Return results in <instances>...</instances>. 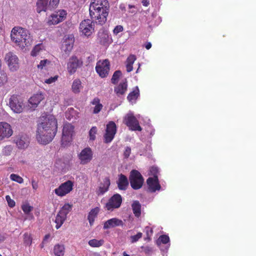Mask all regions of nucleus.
I'll use <instances>...</instances> for the list:
<instances>
[{"mask_svg":"<svg viewBox=\"0 0 256 256\" xmlns=\"http://www.w3.org/2000/svg\"><path fill=\"white\" fill-rule=\"evenodd\" d=\"M128 90V83L126 80L125 82H120L118 86L114 87V92L116 96L120 97L124 96Z\"/></svg>","mask_w":256,"mask_h":256,"instance_id":"b1692460","label":"nucleus"},{"mask_svg":"<svg viewBox=\"0 0 256 256\" xmlns=\"http://www.w3.org/2000/svg\"><path fill=\"white\" fill-rule=\"evenodd\" d=\"M124 123L131 130L140 132L142 130L138 120L132 114H128L124 118Z\"/></svg>","mask_w":256,"mask_h":256,"instance_id":"4468645a","label":"nucleus"},{"mask_svg":"<svg viewBox=\"0 0 256 256\" xmlns=\"http://www.w3.org/2000/svg\"><path fill=\"white\" fill-rule=\"evenodd\" d=\"M50 61L48 60H42L38 65V68L42 70L46 66V64H50Z\"/></svg>","mask_w":256,"mask_h":256,"instance_id":"8fccbe9b","label":"nucleus"},{"mask_svg":"<svg viewBox=\"0 0 256 256\" xmlns=\"http://www.w3.org/2000/svg\"><path fill=\"white\" fill-rule=\"evenodd\" d=\"M74 42V38L72 35L66 36L62 46V50L67 55L72 52Z\"/></svg>","mask_w":256,"mask_h":256,"instance_id":"a211bd4d","label":"nucleus"},{"mask_svg":"<svg viewBox=\"0 0 256 256\" xmlns=\"http://www.w3.org/2000/svg\"><path fill=\"white\" fill-rule=\"evenodd\" d=\"M22 209L26 214H29L33 209V207L30 206L29 204L26 203L22 206Z\"/></svg>","mask_w":256,"mask_h":256,"instance_id":"a19ab883","label":"nucleus"},{"mask_svg":"<svg viewBox=\"0 0 256 256\" xmlns=\"http://www.w3.org/2000/svg\"><path fill=\"white\" fill-rule=\"evenodd\" d=\"M74 128V126L71 124L66 123L64 124L61 140L62 146H68L72 142Z\"/></svg>","mask_w":256,"mask_h":256,"instance_id":"20e7f679","label":"nucleus"},{"mask_svg":"<svg viewBox=\"0 0 256 256\" xmlns=\"http://www.w3.org/2000/svg\"><path fill=\"white\" fill-rule=\"evenodd\" d=\"M32 188L36 190L38 188V183L34 180L32 179Z\"/></svg>","mask_w":256,"mask_h":256,"instance_id":"bf43d9fd","label":"nucleus"},{"mask_svg":"<svg viewBox=\"0 0 256 256\" xmlns=\"http://www.w3.org/2000/svg\"><path fill=\"white\" fill-rule=\"evenodd\" d=\"M146 183L150 192H152L159 190L161 188L158 176H155L154 178H148L146 180Z\"/></svg>","mask_w":256,"mask_h":256,"instance_id":"aec40b11","label":"nucleus"},{"mask_svg":"<svg viewBox=\"0 0 256 256\" xmlns=\"http://www.w3.org/2000/svg\"><path fill=\"white\" fill-rule=\"evenodd\" d=\"M129 180L131 187L135 190L140 188L144 182L142 175L136 170H132L130 172Z\"/></svg>","mask_w":256,"mask_h":256,"instance_id":"39448f33","label":"nucleus"},{"mask_svg":"<svg viewBox=\"0 0 256 256\" xmlns=\"http://www.w3.org/2000/svg\"><path fill=\"white\" fill-rule=\"evenodd\" d=\"M116 183L118 189L122 190H126L129 185L127 177L122 174L118 175V178Z\"/></svg>","mask_w":256,"mask_h":256,"instance_id":"5701e85b","label":"nucleus"},{"mask_svg":"<svg viewBox=\"0 0 256 256\" xmlns=\"http://www.w3.org/2000/svg\"><path fill=\"white\" fill-rule=\"evenodd\" d=\"M37 126L36 138L38 143L46 145L52 141L57 132V120L52 114L42 116Z\"/></svg>","mask_w":256,"mask_h":256,"instance_id":"f257e3e1","label":"nucleus"},{"mask_svg":"<svg viewBox=\"0 0 256 256\" xmlns=\"http://www.w3.org/2000/svg\"><path fill=\"white\" fill-rule=\"evenodd\" d=\"M99 208L98 207H96L92 209L89 212L88 216V220L90 226L93 225L95 218H96L99 212Z\"/></svg>","mask_w":256,"mask_h":256,"instance_id":"bb28decb","label":"nucleus"},{"mask_svg":"<svg viewBox=\"0 0 256 256\" xmlns=\"http://www.w3.org/2000/svg\"><path fill=\"white\" fill-rule=\"evenodd\" d=\"M126 71L128 72H130L132 70V69H133L132 64H126Z\"/></svg>","mask_w":256,"mask_h":256,"instance_id":"052dcab7","label":"nucleus"},{"mask_svg":"<svg viewBox=\"0 0 256 256\" xmlns=\"http://www.w3.org/2000/svg\"><path fill=\"white\" fill-rule=\"evenodd\" d=\"M14 142L18 149L24 150L28 147L30 139L26 134H20L14 137Z\"/></svg>","mask_w":256,"mask_h":256,"instance_id":"2eb2a0df","label":"nucleus"},{"mask_svg":"<svg viewBox=\"0 0 256 256\" xmlns=\"http://www.w3.org/2000/svg\"><path fill=\"white\" fill-rule=\"evenodd\" d=\"M50 237V234H47L46 235H45L44 239H43V243L45 242Z\"/></svg>","mask_w":256,"mask_h":256,"instance_id":"69168bd1","label":"nucleus"},{"mask_svg":"<svg viewBox=\"0 0 256 256\" xmlns=\"http://www.w3.org/2000/svg\"><path fill=\"white\" fill-rule=\"evenodd\" d=\"M123 225V222L122 220L116 218H112L106 221L104 224V228L108 229L117 226Z\"/></svg>","mask_w":256,"mask_h":256,"instance_id":"393cba45","label":"nucleus"},{"mask_svg":"<svg viewBox=\"0 0 256 256\" xmlns=\"http://www.w3.org/2000/svg\"><path fill=\"white\" fill-rule=\"evenodd\" d=\"M116 132V126L112 122H110L107 124L106 132L104 136V142L106 144L110 142L114 139Z\"/></svg>","mask_w":256,"mask_h":256,"instance_id":"ddd939ff","label":"nucleus"},{"mask_svg":"<svg viewBox=\"0 0 256 256\" xmlns=\"http://www.w3.org/2000/svg\"><path fill=\"white\" fill-rule=\"evenodd\" d=\"M44 98V96L42 93H37L34 94L28 100L29 103L31 104L30 107L32 108H36Z\"/></svg>","mask_w":256,"mask_h":256,"instance_id":"a878e982","label":"nucleus"},{"mask_svg":"<svg viewBox=\"0 0 256 256\" xmlns=\"http://www.w3.org/2000/svg\"><path fill=\"white\" fill-rule=\"evenodd\" d=\"M88 243L90 246L96 248L102 246L104 244V241L103 240L92 239L90 240Z\"/></svg>","mask_w":256,"mask_h":256,"instance_id":"e433bc0d","label":"nucleus"},{"mask_svg":"<svg viewBox=\"0 0 256 256\" xmlns=\"http://www.w3.org/2000/svg\"><path fill=\"white\" fill-rule=\"evenodd\" d=\"M141 204L138 200H134L132 204V208L135 216L139 218L141 215Z\"/></svg>","mask_w":256,"mask_h":256,"instance_id":"cd10ccee","label":"nucleus"},{"mask_svg":"<svg viewBox=\"0 0 256 256\" xmlns=\"http://www.w3.org/2000/svg\"><path fill=\"white\" fill-rule=\"evenodd\" d=\"M110 4L108 0H92L90 6V14L96 23L104 24L107 20Z\"/></svg>","mask_w":256,"mask_h":256,"instance_id":"f03ea898","label":"nucleus"},{"mask_svg":"<svg viewBox=\"0 0 256 256\" xmlns=\"http://www.w3.org/2000/svg\"><path fill=\"white\" fill-rule=\"evenodd\" d=\"M44 243H43V242H42V243L40 244V246L41 248H44Z\"/></svg>","mask_w":256,"mask_h":256,"instance_id":"774afa93","label":"nucleus"},{"mask_svg":"<svg viewBox=\"0 0 256 256\" xmlns=\"http://www.w3.org/2000/svg\"><path fill=\"white\" fill-rule=\"evenodd\" d=\"M12 151V148L10 146H6L2 150V154L4 156H9Z\"/></svg>","mask_w":256,"mask_h":256,"instance_id":"37998d69","label":"nucleus"},{"mask_svg":"<svg viewBox=\"0 0 256 256\" xmlns=\"http://www.w3.org/2000/svg\"><path fill=\"white\" fill-rule=\"evenodd\" d=\"M12 41L22 49L30 46L32 42L29 31L20 26H14L11 30Z\"/></svg>","mask_w":256,"mask_h":256,"instance_id":"7ed1b4c3","label":"nucleus"},{"mask_svg":"<svg viewBox=\"0 0 256 256\" xmlns=\"http://www.w3.org/2000/svg\"><path fill=\"white\" fill-rule=\"evenodd\" d=\"M98 40L99 42L102 45H106L111 42V38L108 32L104 29H100L98 34Z\"/></svg>","mask_w":256,"mask_h":256,"instance_id":"412c9836","label":"nucleus"},{"mask_svg":"<svg viewBox=\"0 0 256 256\" xmlns=\"http://www.w3.org/2000/svg\"><path fill=\"white\" fill-rule=\"evenodd\" d=\"M145 232L146 234V240H150V237L152 236V234H153L152 228L150 226H146L145 228Z\"/></svg>","mask_w":256,"mask_h":256,"instance_id":"c03bdc74","label":"nucleus"},{"mask_svg":"<svg viewBox=\"0 0 256 256\" xmlns=\"http://www.w3.org/2000/svg\"><path fill=\"white\" fill-rule=\"evenodd\" d=\"M110 70V63L108 59L99 60L97 62L96 70L102 78L108 76Z\"/></svg>","mask_w":256,"mask_h":256,"instance_id":"423d86ee","label":"nucleus"},{"mask_svg":"<svg viewBox=\"0 0 256 256\" xmlns=\"http://www.w3.org/2000/svg\"><path fill=\"white\" fill-rule=\"evenodd\" d=\"M66 14V11L63 10L56 12L48 17L47 24L50 26L57 24L64 20Z\"/></svg>","mask_w":256,"mask_h":256,"instance_id":"9d476101","label":"nucleus"},{"mask_svg":"<svg viewBox=\"0 0 256 256\" xmlns=\"http://www.w3.org/2000/svg\"><path fill=\"white\" fill-rule=\"evenodd\" d=\"M71 210L72 206L69 204H64V206L58 212L66 218L67 214L69 213Z\"/></svg>","mask_w":256,"mask_h":256,"instance_id":"c9c22d12","label":"nucleus"},{"mask_svg":"<svg viewBox=\"0 0 256 256\" xmlns=\"http://www.w3.org/2000/svg\"><path fill=\"white\" fill-rule=\"evenodd\" d=\"M90 103L92 105L95 106L92 111L94 114L99 113L103 108V106L100 104V100L98 98H94Z\"/></svg>","mask_w":256,"mask_h":256,"instance_id":"c85d7f7f","label":"nucleus"},{"mask_svg":"<svg viewBox=\"0 0 256 256\" xmlns=\"http://www.w3.org/2000/svg\"><path fill=\"white\" fill-rule=\"evenodd\" d=\"M24 244L26 246H30L32 243V234L30 232H26L22 236Z\"/></svg>","mask_w":256,"mask_h":256,"instance_id":"c756f323","label":"nucleus"},{"mask_svg":"<svg viewBox=\"0 0 256 256\" xmlns=\"http://www.w3.org/2000/svg\"><path fill=\"white\" fill-rule=\"evenodd\" d=\"M10 179L14 182H16L19 184H22L24 182L23 178L16 174H12L10 176Z\"/></svg>","mask_w":256,"mask_h":256,"instance_id":"79ce46f5","label":"nucleus"},{"mask_svg":"<svg viewBox=\"0 0 256 256\" xmlns=\"http://www.w3.org/2000/svg\"><path fill=\"white\" fill-rule=\"evenodd\" d=\"M12 132V130L10 124L6 122H0V141L5 138L10 137Z\"/></svg>","mask_w":256,"mask_h":256,"instance_id":"6ab92c4d","label":"nucleus"},{"mask_svg":"<svg viewBox=\"0 0 256 256\" xmlns=\"http://www.w3.org/2000/svg\"><path fill=\"white\" fill-rule=\"evenodd\" d=\"M8 80V76L6 72H0V86L5 84Z\"/></svg>","mask_w":256,"mask_h":256,"instance_id":"a18cd8bd","label":"nucleus"},{"mask_svg":"<svg viewBox=\"0 0 256 256\" xmlns=\"http://www.w3.org/2000/svg\"><path fill=\"white\" fill-rule=\"evenodd\" d=\"M158 240L164 244H166L170 242V238L167 235L163 234L159 237Z\"/></svg>","mask_w":256,"mask_h":256,"instance_id":"49530a36","label":"nucleus"},{"mask_svg":"<svg viewBox=\"0 0 256 256\" xmlns=\"http://www.w3.org/2000/svg\"><path fill=\"white\" fill-rule=\"evenodd\" d=\"M131 154V148L130 147H126L124 153V158H128Z\"/></svg>","mask_w":256,"mask_h":256,"instance_id":"864d4df0","label":"nucleus"},{"mask_svg":"<svg viewBox=\"0 0 256 256\" xmlns=\"http://www.w3.org/2000/svg\"><path fill=\"white\" fill-rule=\"evenodd\" d=\"M142 3L144 6H147L150 4V0H142Z\"/></svg>","mask_w":256,"mask_h":256,"instance_id":"e2e57ef3","label":"nucleus"},{"mask_svg":"<svg viewBox=\"0 0 256 256\" xmlns=\"http://www.w3.org/2000/svg\"><path fill=\"white\" fill-rule=\"evenodd\" d=\"M48 0H38L36 2V12L38 13H40L42 11H46Z\"/></svg>","mask_w":256,"mask_h":256,"instance_id":"7c9ffc66","label":"nucleus"},{"mask_svg":"<svg viewBox=\"0 0 256 256\" xmlns=\"http://www.w3.org/2000/svg\"><path fill=\"white\" fill-rule=\"evenodd\" d=\"M6 238V236L4 234L0 233V244L4 242Z\"/></svg>","mask_w":256,"mask_h":256,"instance_id":"680f3d73","label":"nucleus"},{"mask_svg":"<svg viewBox=\"0 0 256 256\" xmlns=\"http://www.w3.org/2000/svg\"><path fill=\"white\" fill-rule=\"evenodd\" d=\"M123 255H124V256H130V255H128V254H127L126 253V252H123Z\"/></svg>","mask_w":256,"mask_h":256,"instance_id":"338daca9","label":"nucleus"},{"mask_svg":"<svg viewBox=\"0 0 256 256\" xmlns=\"http://www.w3.org/2000/svg\"><path fill=\"white\" fill-rule=\"evenodd\" d=\"M140 96V90L138 86H136L134 90L130 92L127 96L129 102L136 100Z\"/></svg>","mask_w":256,"mask_h":256,"instance_id":"72a5a7b5","label":"nucleus"},{"mask_svg":"<svg viewBox=\"0 0 256 256\" xmlns=\"http://www.w3.org/2000/svg\"><path fill=\"white\" fill-rule=\"evenodd\" d=\"M122 198L120 194H116L111 196L106 203L105 208L110 211L119 208L122 203Z\"/></svg>","mask_w":256,"mask_h":256,"instance_id":"1a4fd4ad","label":"nucleus"},{"mask_svg":"<svg viewBox=\"0 0 256 256\" xmlns=\"http://www.w3.org/2000/svg\"><path fill=\"white\" fill-rule=\"evenodd\" d=\"M80 31L85 36H90L94 31V22L89 19L82 20L80 25Z\"/></svg>","mask_w":256,"mask_h":256,"instance_id":"9b49d317","label":"nucleus"},{"mask_svg":"<svg viewBox=\"0 0 256 256\" xmlns=\"http://www.w3.org/2000/svg\"><path fill=\"white\" fill-rule=\"evenodd\" d=\"M124 30V28L122 26L120 25L116 26L114 30H113V32L114 34H118L119 32H122Z\"/></svg>","mask_w":256,"mask_h":256,"instance_id":"3c124183","label":"nucleus"},{"mask_svg":"<svg viewBox=\"0 0 256 256\" xmlns=\"http://www.w3.org/2000/svg\"><path fill=\"white\" fill-rule=\"evenodd\" d=\"M9 105L12 110L16 113L22 112L24 108L22 100L18 96L15 94L10 96Z\"/></svg>","mask_w":256,"mask_h":256,"instance_id":"6e6552de","label":"nucleus"},{"mask_svg":"<svg viewBox=\"0 0 256 256\" xmlns=\"http://www.w3.org/2000/svg\"><path fill=\"white\" fill-rule=\"evenodd\" d=\"M44 46L42 44H36L32 50L30 54L32 56H36L39 52L42 50Z\"/></svg>","mask_w":256,"mask_h":256,"instance_id":"4c0bfd02","label":"nucleus"},{"mask_svg":"<svg viewBox=\"0 0 256 256\" xmlns=\"http://www.w3.org/2000/svg\"><path fill=\"white\" fill-rule=\"evenodd\" d=\"M97 133V128L96 126H92L89 132L90 140H95L96 134Z\"/></svg>","mask_w":256,"mask_h":256,"instance_id":"ea45409f","label":"nucleus"},{"mask_svg":"<svg viewBox=\"0 0 256 256\" xmlns=\"http://www.w3.org/2000/svg\"><path fill=\"white\" fill-rule=\"evenodd\" d=\"M65 252V247L64 244H56L54 248V253L55 256H64Z\"/></svg>","mask_w":256,"mask_h":256,"instance_id":"2f4dec72","label":"nucleus"},{"mask_svg":"<svg viewBox=\"0 0 256 256\" xmlns=\"http://www.w3.org/2000/svg\"><path fill=\"white\" fill-rule=\"evenodd\" d=\"M66 218V217L58 212L55 220V222L56 224V228L57 230L60 228V227L62 225Z\"/></svg>","mask_w":256,"mask_h":256,"instance_id":"f704fd0d","label":"nucleus"},{"mask_svg":"<svg viewBox=\"0 0 256 256\" xmlns=\"http://www.w3.org/2000/svg\"><path fill=\"white\" fill-rule=\"evenodd\" d=\"M122 75V72L120 70H116L113 74L111 82L113 84H116L120 76Z\"/></svg>","mask_w":256,"mask_h":256,"instance_id":"58836bf2","label":"nucleus"},{"mask_svg":"<svg viewBox=\"0 0 256 256\" xmlns=\"http://www.w3.org/2000/svg\"><path fill=\"white\" fill-rule=\"evenodd\" d=\"M60 2V0H50L49 5L52 8L56 6Z\"/></svg>","mask_w":256,"mask_h":256,"instance_id":"13d9d810","label":"nucleus"},{"mask_svg":"<svg viewBox=\"0 0 256 256\" xmlns=\"http://www.w3.org/2000/svg\"><path fill=\"white\" fill-rule=\"evenodd\" d=\"M110 181L109 177H106L103 180V182L100 184L98 190H96V194L98 196L102 195L108 191Z\"/></svg>","mask_w":256,"mask_h":256,"instance_id":"4be33fe9","label":"nucleus"},{"mask_svg":"<svg viewBox=\"0 0 256 256\" xmlns=\"http://www.w3.org/2000/svg\"><path fill=\"white\" fill-rule=\"evenodd\" d=\"M142 248L143 249L144 252L146 254H150L152 252V248L150 246H142Z\"/></svg>","mask_w":256,"mask_h":256,"instance_id":"6e6d98bb","label":"nucleus"},{"mask_svg":"<svg viewBox=\"0 0 256 256\" xmlns=\"http://www.w3.org/2000/svg\"><path fill=\"white\" fill-rule=\"evenodd\" d=\"M93 153L92 149L89 148H86L83 149L78 154V158L82 164H86L90 162L92 159Z\"/></svg>","mask_w":256,"mask_h":256,"instance_id":"f3484780","label":"nucleus"},{"mask_svg":"<svg viewBox=\"0 0 256 256\" xmlns=\"http://www.w3.org/2000/svg\"><path fill=\"white\" fill-rule=\"evenodd\" d=\"M152 47V44L150 42H147L146 44H145V48L147 49V50H149Z\"/></svg>","mask_w":256,"mask_h":256,"instance_id":"0e129e2a","label":"nucleus"},{"mask_svg":"<svg viewBox=\"0 0 256 256\" xmlns=\"http://www.w3.org/2000/svg\"><path fill=\"white\" fill-rule=\"evenodd\" d=\"M82 88V82L79 79H76L74 80L72 89V92L75 94H78L80 92Z\"/></svg>","mask_w":256,"mask_h":256,"instance_id":"473e14b6","label":"nucleus"},{"mask_svg":"<svg viewBox=\"0 0 256 256\" xmlns=\"http://www.w3.org/2000/svg\"><path fill=\"white\" fill-rule=\"evenodd\" d=\"M136 60V56L134 55H130L127 58V64H132Z\"/></svg>","mask_w":256,"mask_h":256,"instance_id":"5fc2aeb1","label":"nucleus"},{"mask_svg":"<svg viewBox=\"0 0 256 256\" xmlns=\"http://www.w3.org/2000/svg\"><path fill=\"white\" fill-rule=\"evenodd\" d=\"M142 234L138 232L136 234L130 236L131 242L132 243L136 242L139 239L142 238Z\"/></svg>","mask_w":256,"mask_h":256,"instance_id":"de8ad7c7","label":"nucleus"},{"mask_svg":"<svg viewBox=\"0 0 256 256\" xmlns=\"http://www.w3.org/2000/svg\"><path fill=\"white\" fill-rule=\"evenodd\" d=\"M150 172L154 176L153 178H154L155 176H158V169L156 167L152 166L150 169Z\"/></svg>","mask_w":256,"mask_h":256,"instance_id":"4d7b16f0","label":"nucleus"},{"mask_svg":"<svg viewBox=\"0 0 256 256\" xmlns=\"http://www.w3.org/2000/svg\"><path fill=\"white\" fill-rule=\"evenodd\" d=\"M74 182L68 180L62 183L58 188L54 190L55 194L59 196H64L70 193L73 189Z\"/></svg>","mask_w":256,"mask_h":256,"instance_id":"f8f14e48","label":"nucleus"},{"mask_svg":"<svg viewBox=\"0 0 256 256\" xmlns=\"http://www.w3.org/2000/svg\"><path fill=\"white\" fill-rule=\"evenodd\" d=\"M5 60L11 71H16L19 68L18 59L15 54L9 52L5 56Z\"/></svg>","mask_w":256,"mask_h":256,"instance_id":"dca6fc26","label":"nucleus"},{"mask_svg":"<svg viewBox=\"0 0 256 256\" xmlns=\"http://www.w3.org/2000/svg\"><path fill=\"white\" fill-rule=\"evenodd\" d=\"M58 76H54L50 77V78L46 80L44 82L46 84H50L52 82H55L58 80Z\"/></svg>","mask_w":256,"mask_h":256,"instance_id":"603ef678","label":"nucleus"},{"mask_svg":"<svg viewBox=\"0 0 256 256\" xmlns=\"http://www.w3.org/2000/svg\"><path fill=\"white\" fill-rule=\"evenodd\" d=\"M83 65V62L81 58L79 59L76 55H72L66 64V68L70 74H74L78 68Z\"/></svg>","mask_w":256,"mask_h":256,"instance_id":"0eeeda50","label":"nucleus"},{"mask_svg":"<svg viewBox=\"0 0 256 256\" xmlns=\"http://www.w3.org/2000/svg\"><path fill=\"white\" fill-rule=\"evenodd\" d=\"M6 198L10 207L13 208L15 206V202L10 198V196H6Z\"/></svg>","mask_w":256,"mask_h":256,"instance_id":"09e8293b","label":"nucleus"}]
</instances>
